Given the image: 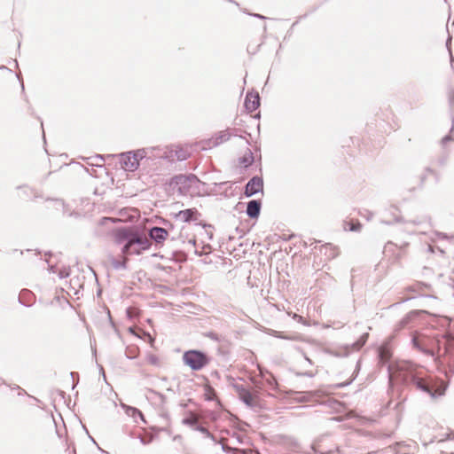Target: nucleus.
<instances>
[{
    "label": "nucleus",
    "mask_w": 454,
    "mask_h": 454,
    "mask_svg": "<svg viewBox=\"0 0 454 454\" xmlns=\"http://www.w3.org/2000/svg\"><path fill=\"white\" fill-rule=\"evenodd\" d=\"M387 372L390 383L395 380L405 386H413L416 389L433 398L442 395V392L434 388L432 379L425 376L422 368L410 361H401L395 364H389Z\"/></svg>",
    "instance_id": "nucleus-1"
},
{
    "label": "nucleus",
    "mask_w": 454,
    "mask_h": 454,
    "mask_svg": "<svg viewBox=\"0 0 454 454\" xmlns=\"http://www.w3.org/2000/svg\"><path fill=\"white\" fill-rule=\"evenodd\" d=\"M114 241L116 245H121L123 254H141L150 249L152 241L145 231L137 227L122 226L112 231Z\"/></svg>",
    "instance_id": "nucleus-2"
},
{
    "label": "nucleus",
    "mask_w": 454,
    "mask_h": 454,
    "mask_svg": "<svg viewBox=\"0 0 454 454\" xmlns=\"http://www.w3.org/2000/svg\"><path fill=\"white\" fill-rule=\"evenodd\" d=\"M432 344L437 346V358L442 364H447L454 372V338H447L442 334L440 338L432 340Z\"/></svg>",
    "instance_id": "nucleus-3"
},
{
    "label": "nucleus",
    "mask_w": 454,
    "mask_h": 454,
    "mask_svg": "<svg viewBox=\"0 0 454 454\" xmlns=\"http://www.w3.org/2000/svg\"><path fill=\"white\" fill-rule=\"evenodd\" d=\"M183 362L192 371H200L209 364L210 358L200 350L190 349L184 353Z\"/></svg>",
    "instance_id": "nucleus-4"
},
{
    "label": "nucleus",
    "mask_w": 454,
    "mask_h": 454,
    "mask_svg": "<svg viewBox=\"0 0 454 454\" xmlns=\"http://www.w3.org/2000/svg\"><path fill=\"white\" fill-rule=\"evenodd\" d=\"M440 337L441 335L430 339L426 335H415L411 339V343L414 348L427 356H432L436 361L437 346L433 345L432 340Z\"/></svg>",
    "instance_id": "nucleus-5"
},
{
    "label": "nucleus",
    "mask_w": 454,
    "mask_h": 454,
    "mask_svg": "<svg viewBox=\"0 0 454 454\" xmlns=\"http://www.w3.org/2000/svg\"><path fill=\"white\" fill-rule=\"evenodd\" d=\"M198 182V177L193 174H190L188 176L178 175L172 178V184L178 186V191L182 194L188 193L190 187Z\"/></svg>",
    "instance_id": "nucleus-6"
},
{
    "label": "nucleus",
    "mask_w": 454,
    "mask_h": 454,
    "mask_svg": "<svg viewBox=\"0 0 454 454\" xmlns=\"http://www.w3.org/2000/svg\"><path fill=\"white\" fill-rule=\"evenodd\" d=\"M263 190V180L261 176H253L246 184L244 194L246 197H252L253 195L262 192Z\"/></svg>",
    "instance_id": "nucleus-7"
},
{
    "label": "nucleus",
    "mask_w": 454,
    "mask_h": 454,
    "mask_svg": "<svg viewBox=\"0 0 454 454\" xmlns=\"http://www.w3.org/2000/svg\"><path fill=\"white\" fill-rule=\"evenodd\" d=\"M168 232L162 227H152L148 231V239L153 240L157 245L162 244L168 238Z\"/></svg>",
    "instance_id": "nucleus-8"
},
{
    "label": "nucleus",
    "mask_w": 454,
    "mask_h": 454,
    "mask_svg": "<svg viewBox=\"0 0 454 454\" xmlns=\"http://www.w3.org/2000/svg\"><path fill=\"white\" fill-rule=\"evenodd\" d=\"M200 216V213L195 207L180 210L177 214L175 215L176 219L181 220L184 223L197 221Z\"/></svg>",
    "instance_id": "nucleus-9"
},
{
    "label": "nucleus",
    "mask_w": 454,
    "mask_h": 454,
    "mask_svg": "<svg viewBox=\"0 0 454 454\" xmlns=\"http://www.w3.org/2000/svg\"><path fill=\"white\" fill-rule=\"evenodd\" d=\"M421 314H427L426 310H411L396 325V330L410 326Z\"/></svg>",
    "instance_id": "nucleus-10"
},
{
    "label": "nucleus",
    "mask_w": 454,
    "mask_h": 454,
    "mask_svg": "<svg viewBox=\"0 0 454 454\" xmlns=\"http://www.w3.org/2000/svg\"><path fill=\"white\" fill-rule=\"evenodd\" d=\"M234 388L239 395V399L248 407H254V398L251 392L244 385L236 384Z\"/></svg>",
    "instance_id": "nucleus-11"
},
{
    "label": "nucleus",
    "mask_w": 454,
    "mask_h": 454,
    "mask_svg": "<svg viewBox=\"0 0 454 454\" xmlns=\"http://www.w3.org/2000/svg\"><path fill=\"white\" fill-rule=\"evenodd\" d=\"M408 246V243H403V245H396L393 242H387L385 245V253H393L395 256V260H400L405 254V248Z\"/></svg>",
    "instance_id": "nucleus-12"
},
{
    "label": "nucleus",
    "mask_w": 454,
    "mask_h": 454,
    "mask_svg": "<svg viewBox=\"0 0 454 454\" xmlns=\"http://www.w3.org/2000/svg\"><path fill=\"white\" fill-rule=\"evenodd\" d=\"M131 153L132 152H128L121 154V162L122 167L129 171H134L139 166V163L137 161L136 158L132 159Z\"/></svg>",
    "instance_id": "nucleus-13"
},
{
    "label": "nucleus",
    "mask_w": 454,
    "mask_h": 454,
    "mask_svg": "<svg viewBox=\"0 0 454 454\" xmlns=\"http://www.w3.org/2000/svg\"><path fill=\"white\" fill-rule=\"evenodd\" d=\"M245 107L249 112L252 113L255 111L260 106V96L256 93L248 92L246 96L245 99Z\"/></svg>",
    "instance_id": "nucleus-14"
},
{
    "label": "nucleus",
    "mask_w": 454,
    "mask_h": 454,
    "mask_svg": "<svg viewBox=\"0 0 454 454\" xmlns=\"http://www.w3.org/2000/svg\"><path fill=\"white\" fill-rule=\"evenodd\" d=\"M261 207L262 203L260 200H252L247 202L246 213L252 219L257 218L260 215Z\"/></svg>",
    "instance_id": "nucleus-15"
},
{
    "label": "nucleus",
    "mask_w": 454,
    "mask_h": 454,
    "mask_svg": "<svg viewBox=\"0 0 454 454\" xmlns=\"http://www.w3.org/2000/svg\"><path fill=\"white\" fill-rule=\"evenodd\" d=\"M392 356V351L388 343H383L378 348L379 363L381 364H387Z\"/></svg>",
    "instance_id": "nucleus-16"
},
{
    "label": "nucleus",
    "mask_w": 454,
    "mask_h": 454,
    "mask_svg": "<svg viewBox=\"0 0 454 454\" xmlns=\"http://www.w3.org/2000/svg\"><path fill=\"white\" fill-rule=\"evenodd\" d=\"M34 295L27 289H23L19 295V301L25 306H30L33 302Z\"/></svg>",
    "instance_id": "nucleus-17"
},
{
    "label": "nucleus",
    "mask_w": 454,
    "mask_h": 454,
    "mask_svg": "<svg viewBox=\"0 0 454 454\" xmlns=\"http://www.w3.org/2000/svg\"><path fill=\"white\" fill-rule=\"evenodd\" d=\"M254 162V155L250 149H247V153L239 158V163L245 168L249 167Z\"/></svg>",
    "instance_id": "nucleus-18"
},
{
    "label": "nucleus",
    "mask_w": 454,
    "mask_h": 454,
    "mask_svg": "<svg viewBox=\"0 0 454 454\" xmlns=\"http://www.w3.org/2000/svg\"><path fill=\"white\" fill-rule=\"evenodd\" d=\"M198 421V417L192 411H190L189 417L183 419L182 423L185 426L192 427L195 428L196 426H199Z\"/></svg>",
    "instance_id": "nucleus-19"
},
{
    "label": "nucleus",
    "mask_w": 454,
    "mask_h": 454,
    "mask_svg": "<svg viewBox=\"0 0 454 454\" xmlns=\"http://www.w3.org/2000/svg\"><path fill=\"white\" fill-rule=\"evenodd\" d=\"M231 134L227 130L221 131L213 142L214 145H217L220 143L226 142L230 139Z\"/></svg>",
    "instance_id": "nucleus-20"
},
{
    "label": "nucleus",
    "mask_w": 454,
    "mask_h": 454,
    "mask_svg": "<svg viewBox=\"0 0 454 454\" xmlns=\"http://www.w3.org/2000/svg\"><path fill=\"white\" fill-rule=\"evenodd\" d=\"M368 337V333H365L363 335H361V337L352 344L353 349L359 350L366 343Z\"/></svg>",
    "instance_id": "nucleus-21"
},
{
    "label": "nucleus",
    "mask_w": 454,
    "mask_h": 454,
    "mask_svg": "<svg viewBox=\"0 0 454 454\" xmlns=\"http://www.w3.org/2000/svg\"><path fill=\"white\" fill-rule=\"evenodd\" d=\"M111 264L115 270L126 269L127 259L123 258L122 260H118L115 258H112Z\"/></svg>",
    "instance_id": "nucleus-22"
},
{
    "label": "nucleus",
    "mask_w": 454,
    "mask_h": 454,
    "mask_svg": "<svg viewBox=\"0 0 454 454\" xmlns=\"http://www.w3.org/2000/svg\"><path fill=\"white\" fill-rule=\"evenodd\" d=\"M195 430L202 433L203 434H205L206 437H207V438L211 439L213 442H216L215 436L213 434H211L205 427L200 426V425L196 426Z\"/></svg>",
    "instance_id": "nucleus-23"
},
{
    "label": "nucleus",
    "mask_w": 454,
    "mask_h": 454,
    "mask_svg": "<svg viewBox=\"0 0 454 454\" xmlns=\"http://www.w3.org/2000/svg\"><path fill=\"white\" fill-rule=\"evenodd\" d=\"M132 159L136 158L137 161L139 162L140 160L144 159L146 156V152L145 149H138L137 151H133Z\"/></svg>",
    "instance_id": "nucleus-24"
},
{
    "label": "nucleus",
    "mask_w": 454,
    "mask_h": 454,
    "mask_svg": "<svg viewBox=\"0 0 454 454\" xmlns=\"http://www.w3.org/2000/svg\"><path fill=\"white\" fill-rule=\"evenodd\" d=\"M448 159H449V153H445L437 158L436 163L440 167H444L448 162Z\"/></svg>",
    "instance_id": "nucleus-25"
},
{
    "label": "nucleus",
    "mask_w": 454,
    "mask_h": 454,
    "mask_svg": "<svg viewBox=\"0 0 454 454\" xmlns=\"http://www.w3.org/2000/svg\"><path fill=\"white\" fill-rule=\"evenodd\" d=\"M425 171H426L427 173H428L429 175L433 176L434 177V179H435V182H437V183H438V182L440 181V179H441V176H440V173H439L438 171H436V170L433 169V168H430V167H427V168H425Z\"/></svg>",
    "instance_id": "nucleus-26"
},
{
    "label": "nucleus",
    "mask_w": 454,
    "mask_h": 454,
    "mask_svg": "<svg viewBox=\"0 0 454 454\" xmlns=\"http://www.w3.org/2000/svg\"><path fill=\"white\" fill-rule=\"evenodd\" d=\"M175 154L178 160H184L188 157V153L183 149L176 150Z\"/></svg>",
    "instance_id": "nucleus-27"
},
{
    "label": "nucleus",
    "mask_w": 454,
    "mask_h": 454,
    "mask_svg": "<svg viewBox=\"0 0 454 454\" xmlns=\"http://www.w3.org/2000/svg\"><path fill=\"white\" fill-rule=\"evenodd\" d=\"M137 348H128L126 350V356L129 359H134L137 357Z\"/></svg>",
    "instance_id": "nucleus-28"
},
{
    "label": "nucleus",
    "mask_w": 454,
    "mask_h": 454,
    "mask_svg": "<svg viewBox=\"0 0 454 454\" xmlns=\"http://www.w3.org/2000/svg\"><path fill=\"white\" fill-rule=\"evenodd\" d=\"M272 335H274L277 338L285 339V340H295L296 339L294 336H287V335H285L281 332H277L274 330L272 331Z\"/></svg>",
    "instance_id": "nucleus-29"
},
{
    "label": "nucleus",
    "mask_w": 454,
    "mask_h": 454,
    "mask_svg": "<svg viewBox=\"0 0 454 454\" xmlns=\"http://www.w3.org/2000/svg\"><path fill=\"white\" fill-rule=\"evenodd\" d=\"M359 370H360V361H358V362L356 363V370H355V372H354V377H353V379H351L348 382L340 384V385H339V387H346V386L349 385V384L351 383V381H352V380L356 377V375H357V373H358Z\"/></svg>",
    "instance_id": "nucleus-30"
},
{
    "label": "nucleus",
    "mask_w": 454,
    "mask_h": 454,
    "mask_svg": "<svg viewBox=\"0 0 454 454\" xmlns=\"http://www.w3.org/2000/svg\"><path fill=\"white\" fill-rule=\"evenodd\" d=\"M266 382L272 389L276 388V386L278 385L277 380L272 374H270V378L266 379Z\"/></svg>",
    "instance_id": "nucleus-31"
},
{
    "label": "nucleus",
    "mask_w": 454,
    "mask_h": 454,
    "mask_svg": "<svg viewBox=\"0 0 454 454\" xmlns=\"http://www.w3.org/2000/svg\"><path fill=\"white\" fill-rule=\"evenodd\" d=\"M147 361L149 364L153 365H158L159 364V358L155 355H149L147 356Z\"/></svg>",
    "instance_id": "nucleus-32"
},
{
    "label": "nucleus",
    "mask_w": 454,
    "mask_h": 454,
    "mask_svg": "<svg viewBox=\"0 0 454 454\" xmlns=\"http://www.w3.org/2000/svg\"><path fill=\"white\" fill-rule=\"evenodd\" d=\"M69 274H70L69 269L64 268V269L59 270V277L60 278H65L68 277Z\"/></svg>",
    "instance_id": "nucleus-33"
},
{
    "label": "nucleus",
    "mask_w": 454,
    "mask_h": 454,
    "mask_svg": "<svg viewBox=\"0 0 454 454\" xmlns=\"http://www.w3.org/2000/svg\"><path fill=\"white\" fill-rule=\"evenodd\" d=\"M207 336L208 338H210L211 340H215V341H220L221 340V338L220 336L214 333V332H209L208 333H207Z\"/></svg>",
    "instance_id": "nucleus-34"
},
{
    "label": "nucleus",
    "mask_w": 454,
    "mask_h": 454,
    "mask_svg": "<svg viewBox=\"0 0 454 454\" xmlns=\"http://www.w3.org/2000/svg\"><path fill=\"white\" fill-rule=\"evenodd\" d=\"M139 440H140L142 444L146 445V444H149L152 442L153 437L150 436V437L146 438V437H144L143 435L140 434L139 435Z\"/></svg>",
    "instance_id": "nucleus-35"
},
{
    "label": "nucleus",
    "mask_w": 454,
    "mask_h": 454,
    "mask_svg": "<svg viewBox=\"0 0 454 454\" xmlns=\"http://www.w3.org/2000/svg\"><path fill=\"white\" fill-rule=\"evenodd\" d=\"M316 452H318L319 454H334L335 450H320L319 448L318 449H314Z\"/></svg>",
    "instance_id": "nucleus-36"
},
{
    "label": "nucleus",
    "mask_w": 454,
    "mask_h": 454,
    "mask_svg": "<svg viewBox=\"0 0 454 454\" xmlns=\"http://www.w3.org/2000/svg\"><path fill=\"white\" fill-rule=\"evenodd\" d=\"M222 450L227 453L236 450V449L226 444H222Z\"/></svg>",
    "instance_id": "nucleus-37"
},
{
    "label": "nucleus",
    "mask_w": 454,
    "mask_h": 454,
    "mask_svg": "<svg viewBox=\"0 0 454 454\" xmlns=\"http://www.w3.org/2000/svg\"><path fill=\"white\" fill-rule=\"evenodd\" d=\"M453 140L452 137L450 135H447L444 137H442L441 143L442 146H445L447 142Z\"/></svg>",
    "instance_id": "nucleus-38"
},
{
    "label": "nucleus",
    "mask_w": 454,
    "mask_h": 454,
    "mask_svg": "<svg viewBox=\"0 0 454 454\" xmlns=\"http://www.w3.org/2000/svg\"><path fill=\"white\" fill-rule=\"evenodd\" d=\"M70 375H71V377H72V379H73V380H74V386H76V385L78 384V377H79V374H78V372H72L70 373Z\"/></svg>",
    "instance_id": "nucleus-39"
},
{
    "label": "nucleus",
    "mask_w": 454,
    "mask_h": 454,
    "mask_svg": "<svg viewBox=\"0 0 454 454\" xmlns=\"http://www.w3.org/2000/svg\"><path fill=\"white\" fill-rule=\"evenodd\" d=\"M299 376H307V377H309V378H312L315 376V372H301V373H298Z\"/></svg>",
    "instance_id": "nucleus-40"
},
{
    "label": "nucleus",
    "mask_w": 454,
    "mask_h": 454,
    "mask_svg": "<svg viewBox=\"0 0 454 454\" xmlns=\"http://www.w3.org/2000/svg\"><path fill=\"white\" fill-rule=\"evenodd\" d=\"M361 228V224L359 223H357L356 224H352L349 228L350 231H359Z\"/></svg>",
    "instance_id": "nucleus-41"
},
{
    "label": "nucleus",
    "mask_w": 454,
    "mask_h": 454,
    "mask_svg": "<svg viewBox=\"0 0 454 454\" xmlns=\"http://www.w3.org/2000/svg\"><path fill=\"white\" fill-rule=\"evenodd\" d=\"M293 318L298 322H303V317L296 313H294Z\"/></svg>",
    "instance_id": "nucleus-42"
},
{
    "label": "nucleus",
    "mask_w": 454,
    "mask_h": 454,
    "mask_svg": "<svg viewBox=\"0 0 454 454\" xmlns=\"http://www.w3.org/2000/svg\"><path fill=\"white\" fill-rule=\"evenodd\" d=\"M427 174L428 173L424 171V173L421 175V176H420L421 184H424V182L426 181Z\"/></svg>",
    "instance_id": "nucleus-43"
},
{
    "label": "nucleus",
    "mask_w": 454,
    "mask_h": 454,
    "mask_svg": "<svg viewBox=\"0 0 454 454\" xmlns=\"http://www.w3.org/2000/svg\"><path fill=\"white\" fill-rule=\"evenodd\" d=\"M132 410H133V412H134V413H137V414H138V416H139L141 419H143V417H144V416H143V413H142L139 410H137V409H136V408H133Z\"/></svg>",
    "instance_id": "nucleus-44"
},
{
    "label": "nucleus",
    "mask_w": 454,
    "mask_h": 454,
    "mask_svg": "<svg viewBox=\"0 0 454 454\" xmlns=\"http://www.w3.org/2000/svg\"><path fill=\"white\" fill-rule=\"evenodd\" d=\"M251 15L254 16V17L259 18V19H262V20L265 19L264 16H262L261 14H258V13H254V14H251Z\"/></svg>",
    "instance_id": "nucleus-45"
},
{
    "label": "nucleus",
    "mask_w": 454,
    "mask_h": 454,
    "mask_svg": "<svg viewBox=\"0 0 454 454\" xmlns=\"http://www.w3.org/2000/svg\"><path fill=\"white\" fill-rule=\"evenodd\" d=\"M305 359H306V360H307L310 364H312L311 360H310L309 357L305 356Z\"/></svg>",
    "instance_id": "nucleus-46"
},
{
    "label": "nucleus",
    "mask_w": 454,
    "mask_h": 454,
    "mask_svg": "<svg viewBox=\"0 0 454 454\" xmlns=\"http://www.w3.org/2000/svg\"><path fill=\"white\" fill-rule=\"evenodd\" d=\"M97 158H98L101 160H104L103 157L101 155H98Z\"/></svg>",
    "instance_id": "nucleus-47"
},
{
    "label": "nucleus",
    "mask_w": 454,
    "mask_h": 454,
    "mask_svg": "<svg viewBox=\"0 0 454 454\" xmlns=\"http://www.w3.org/2000/svg\"><path fill=\"white\" fill-rule=\"evenodd\" d=\"M190 242H192V244L195 245V240H190Z\"/></svg>",
    "instance_id": "nucleus-48"
},
{
    "label": "nucleus",
    "mask_w": 454,
    "mask_h": 454,
    "mask_svg": "<svg viewBox=\"0 0 454 454\" xmlns=\"http://www.w3.org/2000/svg\"><path fill=\"white\" fill-rule=\"evenodd\" d=\"M255 454H261L258 450L255 451Z\"/></svg>",
    "instance_id": "nucleus-49"
}]
</instances>
